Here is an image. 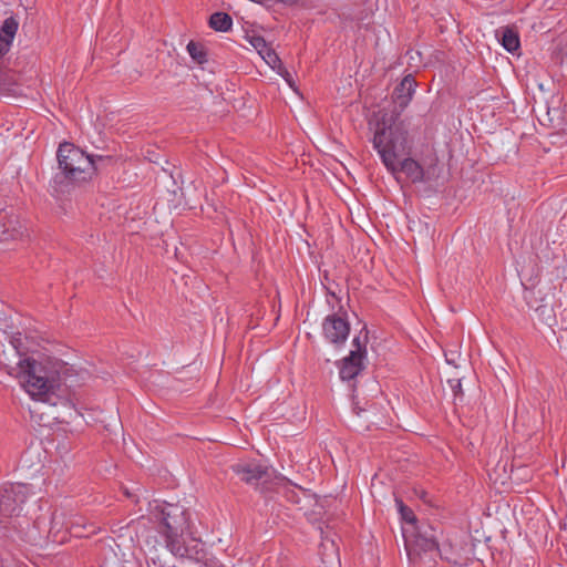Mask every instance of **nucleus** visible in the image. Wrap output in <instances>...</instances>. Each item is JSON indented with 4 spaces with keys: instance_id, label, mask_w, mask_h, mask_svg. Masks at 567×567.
Segmentation results:
<instances>
[{
    "instance_id": "nucleus-1",
    "label": "nucleus",
    "mask_w": 567,
    "mask_h": 567,
    "mask_svg": "<svg viewBox=\"0 0 567 567\" xmlns=\"http://www.w3.org/2000/svg\"><path fill=\"white\" fill-rule=\"evenodd\" d=\"M372 143L382 163L396 179L400 173L405 174L413 184L431 179V168L435 163L424 168L412 157L398 161L408 148V130L403 122H396L392 116L381 117L377 123Z\"/></svg>"
},
{
    "instance_id": "nucleus-2",
    "label": "nucleus",
    "mask_w": 567,
    "mask_h": 567,
    "mask_svg": "<svg viewBox=\"0 0 567 567\" xmlns=\"http://www.w3.org/2000/svg\"><path fill=\"white\" fill-rule=\"evenodd\" d=\"M154 516L166 548L176 557L194 558L198 554L199 539L195 536L190 513L179 504L155 507Z\"/></svg>"
},
{
    "instance_id": "nucleus-3",
    "label": "nucleus",
    "mask_w": 567,
    "mask_h": 567,
    "mask_svg": "<svg viewBox=\"0 0 567 567\" xmlns=\"http://www.w3.org/2000/svg\"><path fill=\"white\" fill-rule=\"evenodd\" d=\"M13 370L20 384L32 399L51 405L58 404L59 396L56 391L61 386L60 372H58V379H55L42 363L31 358L20 360L18 367Z\"/></svg>"
},
{
    "instance_id": "nucleus-4",
    "label": "nucleus",
    "mask_w": 567,
    "mask_h": 567,
    "mask_svg": "<svg viewBox=\"0 0 567 567\" xmlns=\"http://www.w3.org/2000/svg\"><path fill=\"white\" fill-rule=\"evenodd\" d=\"M56 158L61 173L55 174L53 178L55 185L86 181L97 169L99 162L112 159L110 156L86 155L81 148L66 142L59 146Z\"/></svg>"
},
{
    "instance_id": "nucleus-5",
    "label": "nucleus",
    "mask_w": 567,
    "mask_h": 567,
    "mask_svg": "<svg viewBox=\"0 0 567 567\" xmlns=\"http://www.w3.org/2000/svg\"><path fill=\"white\" fill-rule=\"evenodd\" d=\"M367 337L361 341L360 337H355L352 340V349L348 357L343 358L340 367L339 374L341 380L350 381L353 380L364 368L363 359L367 354Z\"/></svg>"
},
{
    "instance_id": "nucleus-6",
    "label": "nucleus",
    "mask_w": 567,
    "mask_h": 567,
    "mask_svg": "<svg viewBox=\"0 0 567 567\" xmlns=\"http://www.w3.org/2000/svg\"><path fill=\"white\" fill-rule=\"evenodd\" d=\"M322 331L324 338L334 346H341L348 339L350 332L349 322L337 316H327L322 323Z\"/></svg>"
},
{
    "instance_id": "nucleus-7",
    "label": "nucleus",
    "mask_w": 567,
    "mask_h": 567,
    "mask_svg": "<svg viewBox=\"0 0 567 567\" xmlns=\"http://www.w3.org/2000/svg\"><path fill=\"white\" fill-rule=\"evenodd\" d=\"M234 473L249 485H258L259 482H266L270 477L269 468L259 462H240L231 466Z\"/></svg>"
},
{
    "instance_id": "nucleus-8",
    "label": "nucleus",
    "mask_w": 567,
    "mask_h": 567,
    "mask_svg": "<svg viewBox=\"0 0 567 567\" xmlns=\"http://www.w3.org/2000/svg\"><path fill=\"white\" fill-rule=\"evenodd\" d=\"M415 87L416 82L411 74L404 76L400 84L396 85V87L393 91V100L396 107H399L398 114H400L409 105L415 92ZM384 115H386L388 117L392 116L396 122H399L398 117H394L393 115L383 114L382 117Z\"/></svg>"
},
{
    "instance_id": "nucleus-9",
    "label": "nucleus",
    "mask_w": 567,
    "mask_h": 567,
    "mask_svg": "<svg viewBox=\"0 0 567 567\" xmlns=\"http://www.w3.org/2000/svg\"><path fill=\"white\" fill-rule=\"evenodd\" d=\"M19 22L16 18H7L0 25V59L10 50Z\"/></svg>"
},
{
    "instance_id": "nucleus-10",
    "label": "nucleus",
    "mask_w": 567,
    "mask_h": 567,
    "mask_svg": "<svg viewBox=\"0 0 567 567\" xmlns=\"http://www.w3.org/2000/svg\"><path fill=\"white\" fill-rule=\"evenodd\" d=\"M18 508L16 492L12 486H0V517L12 516Z\"/></svg>"
},
{
    "instance_id": "nucleus-11",
    "label": "nucleus",
    "mask_w": 567,
    "mask_h": 567,
    "mask_svg": "<svg viewBox=\"0 0 567 567\" xmlns=\"http://www.w3.org/2000/svg\"><path fill=\"white\" fill-rule=\"evenodd\" d=\"M413 544L415 549H419L424 553L439 550L440 548L437 539L435 538L432 529L430 532H417L414 536Z\"/></svg>"
},
{
    "instance_id": "nucleus-12",
    "label": "nucleus",
    "mask_w": 567,
    "mask_h": 567,
    "mask_svg": "<svg viewBox=\"0 0 567 567\" xmlns=\"http://www.w3.org/2000/svg\"><path fill=\"white\" fill-rule=\"evenodd\" d=\"M439 554L441 559L449 563L452 567H464L466 566V558L461 555V553L455 549L451 544H443L439 548Z\"/></svg>"
},
{
    "instance_id": "nucleus-13",
    "label": "nucleus",
    "mask_w": 567,
    "mask_h": 567,
    "mask_svg": "<svg viewBox=\"0 0 567 567\" xmlns=\"http://www.w3.org/2000/svg\"><path fill=\"white\" fill-rule=\"evenodd\" d=\"M209 27L215 31L227 32L233 27V19L226 12H215L209 18Z\"/></svg>"
},
{
    "instance_id": "nucleus-14",
    "label": "nucleus",
    "mask_w": 567,
    "mask_h": 567,
    "mask_svg": "<svg viewBox=\"0 0 567 567\" xmlns=\"http://www.w3.org/2000/svg\"><path fill=\"white\" fill-rule=\"evenodd\" d=\"M501 42L504 49L511 53L519 49V37L517 32L509 28H503L501 30Z\"/></svg>"
},
{
    "instance_id": "nucleus-15",
    "label": "nucleus",
    "mask_w": 567,
    "mask_h": 567,
    "mask_svg": "<svg viewBox=\"0 0 567 567\" xmlns=\"http://www.w3.org/2000/svg\"><path fill=\"white\" fill-rule=\"evenodd\" d=\"M250 43L268 63L278 60L277 54L269 48L262 37H252Z\"/></svg>"
},
{
    "instance_id": "nucleus-16",
    "label": "nucleus",
    "mask_w": 567,
    "mask_h": 567,
    "mask_svg": "<svg viewBox=\"0 0 567 567\" xmlns=\"http://www.w3.org/2000/svg\"><path fill=\"white\" fill-rule=\"evenodd\" d=\"M187 52L190 58L198 64L207 62V53L203 44L190 41L188 42Z\"/></svg>"
},
{
    "instance_id": "nucleus-17",
    "label": "nucleus",
    "mask_w": 567,
    "mask_h": 567,
    "mask_svg": "<svg viewBox=\"0 0 567 567\" xmlns=\"http://www.w3.org/2000/svg\"><path fill=\"white\" fill-rule=\"evenodd\" d=\"M547 114L549 115V121L554 126L567 131V116L564 115L565 111H561L559 107H553L548 109Z\"/></svg>"
},
{
    "instance_id": "nucleus-18",
    "label": "nucleus",
    "mask_w": 567,
    "mask_h": 567,
    "mask_svg": "<svg viewBox=\"0 0 567 567\" xmlns=\"http://www.w3.org/2000/svg\"><path fill=\"white\" fill-rule=\"evenodd\" d=\"M395 505H396V508H398V511H399V513L401 515V518L404 522L414 525L415 522H416V517H415L413 511L409 506H406L403 503V501L400 499V498H395Z\"/></svg>"
},
{
    "instance_id": "nucleus-19",
    "label": "nucleus",
    "mask_w": 567,
    "mask_h": 567,
    "mask_svg": "<svg viewBox=\"0 0 567 567\" xmlns=\"http://www.w3.org/2000/svg\"><path fill=\"white\" fill-rule=\"evenodd\" d=\"M71 533L76 537H85L91 533H94V527L90 525H80L79 523H72L70 526Z\"/></svg>"
},
{
    "instance_id": "nucleus-20",
    "label": "nucleus",
    "mask_w": 567,
    "mask_h": 567,
    "mask_svg": "<svg viewBox=\"0 0 567 567\" xmlns=\"http://www.w3.org/2000/svg\"><path fill=\"white\" fill-rule=\"evenodd\" d=\"M536 311L539 313V316L548 321L551 318V308H548L547 306L543 305L536 309Z\"/></svg>"
},
{
    "instance_id": "nucleus-21",
    "label": "nucleus",
    "mask_w": 567,
    "mask_h": 567,
    "mask_svg": "<svg viewBox=\"0 0 567 567\" xmlns=\"http://www.w3.org/2000/svg\"><path fill=\"white\" fill-rule=\"evenodd\" d=\"M449 383H450L451 389L455 396H457L458 394H462L461 380H449Z\"/></svg>"
},
{
    "instance_id": "nucleus-22",
    "label": "nucleus",
    "mask_w": 567,
    "mask_h": 567,
    "mask_svg": "<svg viewBox=\"0 0 567 567\" xmlns=\"http://www.w3.org/2000/svg\"><path fill=\"white\" fill-rule=\"evenodd\" d=\"M125 494H126V496H127V497H132V496H133V495H132L130 492H127V491H125Z\"/></svg>"
},
{
    "instance_id": "nucleus-23",
    "label": "nucleus",
    "mask_w": 567,
    "mask_h": 567,
    "mask_svg": "<svg viewBox=\"0 0 567 567\" xmlns=\"http://www.w3.org/2000/svg\"><path fill=\"white\" fill-rule=\"evenodd\" d=\"M427 158H433V159H435V161H436V156H435V155H433V156H429Z\"/></svg>"
}]
</instances>
